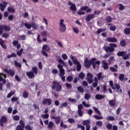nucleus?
Returning <instances> with one entry per match:
<instances>
[{
    "label": "nucleus",
    "instance_id": "1",
    "mask_svg": "<svg viewBox=\"0 0 130 130\" xmlns=\"http://www.w3.org/2000/svg\"><path fill=\"white\" fill-rule=\"evenodd\" d=\"M96 60V59L95 58H92L90 61H89L88 60V58H86L84 60V67H86V68H87L89 69V68H90L91 64H92V67L93 69H96V65H95V63H94V61Z\"/></svg>",
    "mask_w": 130,
    "mask_h": 130
},
{
    "label": "nucleus",
    "instance_id": "2",
    "mask_svg": "<svg viewBox=\"0 0 130 130\" xmlns=\"http://www.w3.org/2000/svg\"><path fill=\"white\" fill-rule=\"evenodd\" d=\"M59 31L62 33H64L67 30V25L64 23V20L63 19H61L59 20Z\"/></svg>",
    "mask_w": 130,
    "mask_h": 130
},
{
    "label": "nucleus",
    "instance_id": "3",
    "mask_svg": "<svg viewBox=\"0 0 130 130\" xmlns=\"http://www.w3.org/2000/svg\"><path fill=\"white\" fill-rule=\"evenodd\" d=\"M110 47L105 46L104 47V50L106 52H113L114 51V47L117 48V45L114 43L109 44Z\"/></svg>",
    "mask_w": 130,
    "mask_h": 130
},
{
    "label": "nucleus",
    "instance_id": "4",
    "mask_svg": "<svg viewBox=\"0 0 130 130\" xmlns=\"http://www.w3.org/2000/svg\"><path fill=\"white\" fill-rule=\"evenodd\" d=\"M53 85H52V89H55L57 92H60V91H61V89H62V86H61V85H60L59 83L56 81H53Z\"/></svg>",
    "mask_w": 130,
    "mask_h": 130
},
{
    "label": "nucleus",
    "instance_id": "5",
    "mask_svg": "<svg viewBox=\"0 0 130 130\" xmlns=\"http://www.w3.org/2000/svg\"><path fill=\"white\" fill-rule=\"evenodd\" d=\"M50 50V47H49L47 45H44L42 47V53L45 56H48V54H47V53H46V51H49Z\"/></svg>",
    "mask_w": 130,
    "mask_h": 130
},
{
    "label": "nucleus",
    "instance_id": "6",
    "mask_svg": "<svg viewBox=\"0 0 130 130\" xmlns=\"http://www.w3.org/2000/svg\"><path fill=\"white\" fill-rule=\"evenodd\" d=\"M71 58L72 60H73V63L75 64H77V70L78 71H81L82 67L81 66V64H80V62L78 61V60L75 59V57L72 55L71 56Z\"/></svg>",
    "mask_w": 130,
    "mask_h": 130
},
{
    "label": "nucleus",
    "instance_id": "7",
    "mask_svg": "<svg viewBox=\"0 0 130 130\" xmlns=\"http://www.w3.org/2000/svg\"><path fill=\"white\" fill-rule=\"evenodd\" d=\"M57 68L58 69H59L60 72L59 75V77H62L63 76H64L66 74V73L63 68H62V66H61V64H58Z\"/></svg>",
    "mask_w": 130,
    "mask_h": 130
},
{
    "label": "nucleus",
    "instance_id": "8",
    "mask_svg": "<svg viewBox=\"0 0 130 130\" xmlns=\"http://www.w3.org/2000/svg\"><path fill=\"white\" fill-rule=\"evenodd\" d=\"M86 80L89 84H92L93 83V75L91 73H87Z\"/></svg>",
    "mask_w": 130,
    "mask_h": 130
},
{
    "label": "nucleus",
    "instance_id": "9",
    "mask_svg": "<svg viewBox=\"0 0 130 130\" xmlns=\"http://www.w3.org/2000/svg\"><path fill=\"white\" fill-rule=\"evenodd\" d=\"M6 78H7L6 75L4 73H0V82H3L4 84L7 83L6 81Z\"/></svg>",
    "mask_w": 130,
    "mask_h": 130
},
{
    "label": "nucleus",
    "instance_id": "10",
    "mask_svg": "<svg viewBox=\"0 0 130 130\" xmlns=\"http://www.w3.org/2000/svg\"><path fill=\"white\" fill-rule=\"evenodd\" d=\"M50 117L52 119L55 120V122L56 124H59V122H60V117L59 116L56 117L55 116H51Z\"/></svg>",
    "mask_w": 130,
    "mask_h": 130
},
{
    "label": "nucleus",
    "instance_id": "11",
    "mask_svg": "<svg viewBox=\"0 0 130 130\" xmlns=\"http://www.w3.org/2000/svg\"><path fill=\"white\" fill-rule=\"evenodd\" d=\"M95 18V14H88L86 16V18L85 19V21L86 22H90L92 19H94Z\"/></svg>",
    "mask_w": 130,
    "mask_h": 130
},
{
    "label": "nucleus",
    "instance_id": "12",
    "mask_svg": "<svg viewBox=\"0 0 130 130\" xmlns=\"http://www.w3.org/2000/svg\"><path fill=\"white\" fill-rule=\"evenodd\" d=\"M68 5L69 6H70V9L72 11H77V7L74 3L71 2H69L68 3Z\"/></svg>",
    "mask_w": 130,
    "mask_h": 130
},
{
    "label": "nucleus",
    "instance_id": "13",
    "mask_svg": "<svg viewBox=\"0 0 130 130\" xmlns=\"http://www.w3.org/2000/svg\"><path fill=\"white\" fill-rule=\"evenodd\" d=\"M26 75L29 79H33V78H35V74L32 71L26 72Z\"/></svg>",
    "mask_w": 130,
    "mask_h": 130
},
{
    "label": "nucleus",
    "instance_id": "14",
    "mask_svg": "<svg viewBox=\"0 0 130 130\" xmlns=\"http://www.w3.org/2000/svg\"><path fill=\"white\" fill-rule=\"evenodd\" d=\"M4 71L5 72V73H7L8 75H10V76H14L15 75V71L12 70H9L7 69H5Z\"/></svg>",
    "mask_w": 130,
    "mask_h": 130
},
{
    "label": "nucleus",
    "instance_id": "15",
    "mask_svg": "<svg viewBox=\"0 0 130 130\" xmlns=\"http://www.w3.org/2000/svg\"><path fill=\"white\" fill-rule=\"evenodd\" d=\"M8 121V119L5 116L2 117L1 119H0V123L1 126H3L4 123L7 122Z\"/></svg>",
    "mask_w": 130,
    "mask_h": 130
},
{
    "label": "nucleus",
    "instance_id": "16",
    "mask_svg": "<svg viewBox=\"0 0 130 130\" xmlns=\"http://www.w3.org/2000/svg\"><path fill=\"white\" fill-rule=\"evenodd\" d=\"M101 63L102 64V67L104 69V70H108V69H109V67H108V63H106L105 60H103Z\"/></svg>",
    "mask_w": 130,
    "mask_h": 130
},
{
    "label": "nucleus",
    "instance_id": "17",
    "mask_svg": "<svg viewBox=\"0 0 130 130\" xmlns=\"http://www.w3.org/2000/svg\"><path fill=\"white\" fill-rule=\"evenodd\" d=\"M42 103L44 105L48 104V105H51V100L50 99H46L45 100H43Z\"/></svg>",
    "mask_w": 130,
    "mask_h": 130
},
{
    "label": "nucleus",
    "instance_id": "18",
    "mask_svg": "<svg viewBox=\"0 0 130 130\" xmlns=\"http://www.w3.org/2000/svg\"><path fill=\"white\" fill-rule=\"evenodd\" d=\"M7 5H8L7 2H3V3L0 4V9L2 12L5 11V9L6 8Z\"/></svg>",
    "mask_w": 130,
    "mask_h": 130
},
{
    "label": "nucleus",
    "instance_id": "19",
    "mask_svg": "<svg viewBox=\"0 0 130 130\" xmlns=\"http://www.w3.org/2000/svg\"><path fill=\"white\" fill-rule=\"evenodd\" d=\"M2 26V28H3L4 31H6L8 32H9V31H11V27H10V26H7L6 25H3Z\"/></svg>",
    "mask_w": 130,
    "mask_h": 130
},
{
    "label": "nucleus",
    "instance_id": "20",
    "mask_svg": "<svg viewBox=\"0 0 130 130\" xmlns=\"http://www.w3.org/2000/svg\"><path fill=\"white\" fill-rule=\"evenodd\" d=\"M0 45L4 49H7V46H6V45H5V41L3 40V39H0Z\"/></svg>",
    "mask_w": 130,
    "mask_h": 130
},
{
    "label": "nucleus",
    "instance_id": "21",
    "mask_svg": "<svg viewBox=\"0 0 130 130\" xmlns=\"http://www.w3.org/2000/svg\"><path fill=\"white\" fill-rule=\"evenodd\" d=\"M107 41L109 42H117V40L115 38H107Z\"/></svg>",
    "mask_w": 130,
    "mask_h": 130
},
{
    "label": "nucleus",
    "instance_id": "22",
    "mask_svg": "<svg viewBox=\"0 0 130 130\" xmlns=\"http://www.w3.org/2000/svg\"><path fill=\"white\" fill-rule=\"evenodd\" d=\"M124 33L126 35H130V27H126L124 29Z\"/></svg>",
    "mask_w": 130,
    "mask_h": 130
},
{
    "label": "nucleus",
    "instance_id": "23",
    "mask_svg": "<svg viewBox=\"0 0 130 130\" xmlns=\"http://www.w3.org/2000/svg\"><path fill=\"white\" fill-rule=\"evenodd\" d=\"M32 72L34 73L35 75H37L38 74V68L36 67H34L32 68Z\"/></svg>",
    "mask_w": 130,
    "mask_h": 130
},
{
    "label": "nucleus",
    "instance_id": "24",
    "mask_svg": "<svg viewBox=\"0 0 130 130\" xmlns=\"http://www.w3.org/2000/svg\"><path fill=\"white\" fill-rule=\"evenodd\" d=\"M105 97V95H102L101 94H97L95 95V98L98 100H101L102 99H103Z\"/></svg>",
    "mask_w": 130,
    "mask_h": 130
},
{
    "label": "nucleus",
    "instance_id": "25",
    "mask_svg": "<svg viewBox=\"0 0 130 130\" xmlns=\"http://www.w3.org/2000/svg\"><path fill=\"white\" fill-rule=\"evenodd\" d=\"M109 103L112 107L115 106V100H111L109 101Z\"/></svg>",
    "mask_w": 130,
    "mask_h": 130
},
{
    "label": "nucleus",
    "instance_id": "26",
    "mask_svg": "<svg viewBox=\"0 0 130 130\" xmlns=\"http://www.w3.org/2000/svg\"><path fill=\"white\" fill-rule=\"evenodd\" d=\"M92 108L94 109V111H95L96 112V113H98V114H99V115H102V114L101 113L100 111H99L98 108H97L95 107H93Z\"/></svg>",
    "mask_w": 130,
    "mask_h": 130
},
{
    "label": "nucleus",
    "instance_id": "27",
    "mask_svg": "<svg viewBox=\"0 0 130 130\" xmlns=\"http://www.w3.org/2000/svg\"><path fill=\"white\" fill-rule=\"evenodd\" d=\"M22 96L23 97V98L26 99L28 98V97H29V93H28L27 91H24L22 94Z\"/></svg>",
    "mask_w": 130,
    "mask_h": 130
},
{
    "label": "nucleus",
    "instance_id": "28",
    "mask_svg": "<svg viewBox=\"0 0 130 130\" xmlns=\"http://www.w3.org/2000/svg\"><path fill=\"white\" fill-rule=\"evenodd\" d=\"M8 11L9 13H15V9L13 7H10L8 8Z\"/></svg>",
    "mask_w": 130,
    "mask_h": 130
},
{
    "label": "nucleus",
    "instance_id": "29",
    "mask_svg": "<svg viewBox=\"0 0 130 130\" xmlns=\"http://www.w3.org/2000/svg\"><path fill=\"white\" fill-rule=\"evenodd\" d=\"M24 26L26 27V28H27V29H31L32 27V24L28 23H25Z\"/></svg>",
    "mask_w": 130,
    "mask_h": 130
},
{
    "label": "nucleus",
    "instance_id": "30",
    "mask_svg": "<svg viewBox=\"0 0 130 130\" xmlns=\"http://www.w3.org/2000/svg\"><path fill=\"white\" fill-rule=\"evenodd\" d=\"M126 53V52L121 51L117 53L118 56H124V54Z\"/></svg>",
    "mask_w": 130,
    "mask_h": 130
},
{
    "label": "nucleus",
    "instance_id": "31",
    "mask_svg": "<svg viewBox=\"0 0 130 130\" xmlns=\"http://www.w3.org/2000/svg\"><path fill=\"white\" fill-rule=\"evenodd\" d=\"M41 117L43 118L44 119H47L49 117V114H42L41 115Z\"/></svg>",
    "mask_w": 130,
    "mask_h": 130
},
{
    "label": "nucleus",
    "instance_id": "32",
    "mask_svg": "<svg viewBox=\"0 0 130 130\" xmlns=\"http://www.w3.org/2000/svg\"><path fill=\"white\" fill-rule=\"evenodd\" d=\"M13 95H15V91H11L8 95L7 98H11Z\"/></svg>",
    "mask_w": 130,
    "mask_h": 130
},
{
    "label": "nucleus",
    "instance_id": "33",
    "mask_svg": "<svg viewBox=\"0 0 130 130\" xmlns=\"http://www.w3.org/2000/svg\"><path fill=\"white\" fill-rule=\"evenodd\" d=\"M119 80L122 82L123 80H124V74H121L119 76Z\"/></svg>",
    "mask_w": 130,
    "mask_h": 130
},
{
    "label": "nucleus",
    "instance_id": "34",
    "mask_svg": "<svg viewBox=\"0 0 130 130\" xmlns=\"http://www.w3.org/2000/svg\"><path fill=\"white\" fill-rule=\"evenodd\" d=\"M82 104L83 105V106H84V107H86L87 108L90 107V104H89V102H88V103H86V102L83 101L82 102Z\"/></svg>",
    "mask_w": 130,
    "mask_h": 130
},
{
    "label": "nucleus",
    "instance_id": "35",
    "mask_svg": "<svg viewBox=\"0 0 130 130\" xmlns=\"http://www.w3.org/2000/svg\"><path fill=\"white\" fill-rule=\"evenodd\" d=\"M79 78H80V79H81V80H84L85 78V74L83 73V72H81L79 75Z\"/></svg>",
    "mask_w": 130,
    "mask_h": 130
},
{
    "label": "nucleus",
    "instance_id": "36",
    "mask_svg": "<svg viewBox=\"0 0 130 130\" xmlns=\"http://www.w3.org/2000/svg\"><path fill=\"white\" fill-rule=\"evenodd\" d=\"M98 77V79L99 80V81H100V80H103V78H102V73L100 72V73H99L97 75Z\"/></svg>",
    "mask_w": 130,
    "mask_h": 130
},
{
    "label": "nucleus",
    "instance_id": "37",
    "mask_svg": "<svg viewBox=\"0 0 130 130\" xmlns=\"http://www.w3.org/2000/svg\"><path fill=\"white\" fill-rule=\"evenodd\" d=\"M14 64L15 67H17L18 68H21V67H22V65L21 64V63H19L17 61H14Z\"/></svg>",
    "mask_w": 130,
    "mask_h": 130
},
{
    "label": "nucleus",
    "instance_id": "38",
    "mask_svg": "<svg viewBox=\"0 0 130 130\" xmlns=\"http://www.w3.org/2000/svg\"><path fill=\"white\" fill-rule=\"evenodd\" d=\"M58 62H59V63H61L64 67H67V63H66V62H64V61H63V60L62 59H58Z\"/></svg>",
    "mask_w": 130,
    "mask_h": 130
},
{
    "label": "nucleus",
    "instance_id": "39",
    "mask_svg": "<svg viewBox=\"0 0 130 130\" xmlns=\"http://www.w3.org/2000/svg\"><path fill=\"white\" fill-rule=\"evenodd\" d=\"M89 123H90V121L89 120L83 121V125H89Z\"/></svg>",
    "mask_w": 130,
    "mask_h": 130
},
{
    "label": "nucleus",
    "instance_id": "40",
    "mask_svg": "<svg viewBox=\"0 0 130 130\" xmlns=\"http://www.w3.org/2000/svg\"><path fill=\"white\" fill-rule=\"evenodd\" d=\"M119 10L120 11H123V10H124L125 9L124 6H123L122 4H119Z\"/></svg>",
    "mask_w": 130,
    "mask_h": 130
},
{
    "label": "nucleus",
    "instance_id": "41",
    "mask_svg": "<svg viewBox=\"0 0 130 130\" xmlns=\"http://www.w3.org/2000/svg\"><path fill=\"white\" fill-rule=\"evenodd\" d=\"M2 37H3V38H5V39H7V38H9V37H10V35L9 34L4 33L2 35Z\"/></svg>",
    "mask_w": 130,
    "mask_h": 130
},
{
    "label": "nucleus",
    "instance_id": "42",
    "mask_svg": "<svg viewBox=\"0 0 130 130\" xmlns=\"http://www.w3.org/2000/svg\"><path fill=\"white\" fill-rule=\"evenodd\" d=\"M109 84L110 87H111L112 89H113V90H115V87H114V85H113V82L111 80L109 81Z\"/></svg>",
    "mask_w": 130,
    "mask_h": 130
},
{
    "label": "nucleus",
    "instance_id": "43",
    "mask_svg": "<svg viewBox=\"0 0 130 130\" xmlns=\"http://www.w3.org/2000/svg\"><path fill=\"white\" fill-rule=\"evenodd\" d=\"M72 29L74 32H75L76 34H78L79 33V29L76 27H73Z\"/></svg>",
    "mask_w": 130,
    "mask_h": 130
},
{
    "label": "nucleus",
    "instance_id": "44",
    "mask_svg": "<svg viewBox=\"0 0 130 130\" xmlns=\"http://www.w3.org/2000/svg\"><path fill=\"white\" fill-rule=\"evenodd\" d=\"M31 27L32 28H33L34 29H37V28H38V25L36 23H32L31 24Z\"/></svg>",
    "mask_w": 130,
    "mask_h": 130
},
{
    "label": "nucleus",
    "instance_id": "45",
    "mask_svg": "<svg viewBox=\"0 0 130 130\" xmlns=\"http://www.w3.org/2000/svg\"><path fill=\"white\" fill-rule=\"evenodd\" d=\"M96 125H98L99 126H100L101 127V126H102V125H103V122H102V121H98L96 122Z\"/></svg>",
    "mask_w": 130,
    "mask_h": 130
},
{
    "label": "nucleus",
    "instance_id": "46",
    "mask_svg": "<svg viewBox=\"0 0 130 130\" xmlns=\"http://www.w3.org/2000/svg\"><path fill=\"white\" fill-rule=\"evenodd\" d=\"M19 124L18 125H20V126H21L22 127H25V124L24 123V122L23 121V120H20L19 121Z\"/></svg>",
    "mask_w": 130,
    "mask_h": 130
},
{
    "label": "nucleus",
    "instance_id": "47",
    "mask_svg": "<svg viewBox=\"0 0 130 130\" xmlns=\"http://www.w3.org/2000/svg\"><path fill=\"white\" fill-rule=\"evenodd\" d=\"M94 118H95V119H98V120L103 119V117L98 116L97 115H95L94 116Z\"/></svg>",
    "mask_w": 130,
    "mask_h": 130
},
{
    "label": "nucleus",
    "instance_id": "48",
    "mask_svg": "<svg viewBox=\"0 0 130 130\" xmlns=\"http://www.w3.org/2000/svg\"><path fill=\"white\" fill-rule=\"evenodd\" d=\"M91 97V95L88 93H86L84 95V98L86 99V100H89Z\"/></svg>",
    "mask_w": 130,
    "mask_h": 130
},
{
    "label": "nucleus",
    "instance_id": "49",
    "mask_svg": "<svg viewBox=\"0 0 130 130\" xmlns=\"http://www.w3.org/2000/svg\"><path fill=\"white\" fill-rule=\"evenodd\" d=\"M53 126V123L52 121H50L49 122L48 127V128H52V127Z\"/></svg>",
    "mask_w": 130,
    "mask_h": 130
},
{
    "label": "nucleus",
    "instance_id": "50",
    "mask_svg": "<svg viewBox=\"0 0 130 130\" xmlns=\"http://www.w3.org/2000/svg\"><path fill=\"white\" fill-rule=\"evenodd\" d=\"M106 126L108 129H111V128H112V124L110 123H107Z\"/></svg>",
    "mask_w": 130,
    "mask_h": 130
},
{
    "label": "nucleus",
    "instance_id": "51",
    "mask_svg": "<svg viewBox=\"0 0 130 130\" xmlns=\"http://www.w3.org/2000/svg\"><path fill=\"white\" fill-rule=\"evenodd\" d=\"M18 100H19V98H18V97L13 96L11 99V101L12 102L18 101Z\"/></svg>",
    "mask_w": 130,
    "mask_h": 130
},
{
    "label": "nucleus",
    "instance_id": "52",
    "mask_svg": "<svg viewBox=\"0 0 130 130\" xmlns=\"http://www.w3.org/2000/svg\"><path fill=\"white\" fill-rule=\"evenodd\" d=\"M106 20L108 23H110L112 21V18L110 16H108Z\"/></svg>",
    "mask_w": 130,
    "mask_h": 130
},
{
    "label": "nucleus",
    "instance_id": "53",
    "mask_svg": "<svg viewBox=\"0 0 130 130\" xmlns=\"http://www.w3.org/2000/svg\"><path fill=\"white\" fill-rule=\"evenodd\" d=\"M120 44L121 46H125V41L124 40H121Z\"/></svg>",
    "mask_w": 130,
    "mask_h": 130
},
{
    "label": "nucleus",
    "instance_id": "54",
    "mask_svg": "<svg viewBox=\"0 0 130 130\" xmlns=\"http://www.w3.org/2000/svg\"><path fill=\"white\" fill-rule=\"evenodd\" d=\"M68 100L70 102H72V103H76V102H77V100H76L75 99L69 98Z\"/></svg>",
    "mask_w": 130,
    "mask_h": 130
},
{
    "label": "nucleus",
    "instance_id": "55",
    "mask_svg": "<svg viewBox=\"0 0 130 130\" xmlns=\"http://www.w3.org/2000/svg\"><path fill=\"white\" fill-rule=\"evenodd\" d=\"M46 35H47V31H43L41 34V36H42V37H45Z\"/></svg>",
    "mask_w": 130,
    "mask_h": 130
},
{
    "label": "nucleus",
    "instance_id": "56",
    "mask_svg": "<svg viewBox=\"0 0 130 130\" xmlns=\"http://www.w3.org/2000/svg\"><path fill=\"white\" fill-rule=\"evenodd\" d=\"M19 39H20V40H26V36L25 35L20 36Z\"/></svg>",
    "mask_w": 130,
    "mask_h": 130
},
{
    "label": "nucleus",
    "instance_id": "57",
    "mask_svg": "<svg viewBox=\"0 0 130 130\" xmlns=\"http://www.w3.org/2000/svg\"><path fill=\"white\" fill-rule=\"evenodd\" d=\"M13 119L14 120H20V116L15 115L13 116Z\"/></svg>",
    "mask_w": 130,
    "mask_h": 130
},
{
    "label": "nucleus",
    "instance_id": "58",
    "mask_svg": "<svg viewBox=\"0 0 130 130\" xmlns=\"http://www.w3.org/2000/svg\"><path fill=\"white\" fill-rule=\"evenodd\" d=\"M25 129L26 130H32L33 128L32 127L30 126V125H26L25 126Z\"/></svg>",
    "mask_w": 130,
    "mask_h": 130
},
{
    "label": "nucleus",
    "instance_id": "59",
    "mask_svg": "<svg viewBox=\"0 0 130 130\" xmlns=\"http://www.w3.org/2000/svg\"><path fill=\"white\" fill-rule=\"evenodd\" d=\"M23 49H21L20 51H18L17 52V55H18V56H21V55H22V53L23 52Z\"/></svg>",
    "mask_w": 130,
    "mask_h": 130
},
{
    "label": "nucleus",
    "instance_id": "60",
    "mask_svg": "<svg viewBox=\"0 0 130 130\" xmlns=\"http://www.w3.org/2000/svg\"><path fill=\"white\" fill-rule=\"evenodd\" d=\"M68 106V103L65 102L61 104V108H62V107H67Z\"/></svg>",
    "mask_w": 130,
    "mask_h": 130
},
{
    "label": "nucleus",
    "instance_id": "61",
    "mask_svg": "<svg viewBox=\"0 0 130 130\" xmlns=\"http://www.w3.org/2000/svg\"><path fill=\"white\" fill-rule=\"evenodd\" d=\"M77 89L79 92H81V93L84 92V89H83L81 86L78 87Z\"/></svg>",
    "mask_w": 130,
    "mask_h": 130
},
{
    "label": "nucleus",
    "instance_id": "62",
    "mask_svg": "<svg viewBox=\"0 0 130 130\" xmlns=\"http://www.w3.org/2000/svg\"><path fill=\"white\" fill-rule=\"evenodd\" d=\"M62 58H63V59L66 60L68 59V55H67V54H62Z\"/></svg>",
    "mask_w": 130,
    "mask_h": 130
},
{
    "label": "nucleus",
    "instance_id": "63",
    "mask_svg": "<svg viewBox=\"0 0 130 130\" xmlns=\"http://www.w3.org/2000/svg\"><path fill=\"white\" fill-rule=\"evenodd\" d=\"M66 86L67 87V88H68V89H71L72 88V84H70V83H66Z\"/></svg>",
    "mask_w": 130,
    "mask_h": 130
},
{
    "label": "nucleus",
    "instance_id": "64",
    "mask_svg": "<svg viewBox=\"0 0 130 130\" xmlns=\"http://www.w3.org/2000/svg\"><path fill=\"white\" fill-rule=\"evenodd\" d=\"M16 130H24V127H21V125H18L16 127Z\"/></svg>",
    "mask_w": 130,
    "mask_h": 130
}]
</instances>
